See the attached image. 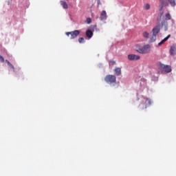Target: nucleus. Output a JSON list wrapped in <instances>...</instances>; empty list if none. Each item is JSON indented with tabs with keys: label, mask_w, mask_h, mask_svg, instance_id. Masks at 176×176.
<instances>
[{
	"label": "nucleus",
	"mask_w": 176,
	"mask_h": 176,
	"mask_svg": "<svg viewBox=\"0 0 176 176\" xmlns=\"http://www.w3.org/2000/svg\"><path fill=\"white\" fill-rule=\"evenodd\" d=\"M79 34H80V31L79 30H74L72 32H67L65 33L67 36H69L70 35V39H75V38H76L79 35Z\"/></svg>",
	"instance_id": "nucleus-4"
},
{
	"label": "nucleus",
	"mask_w": 176,
	"mask_h": 176,
	"mask_svg": "<svg viewBox=\"0 0 176 176\" xmlns=\"http://www.w3.org/2000/svg\"><path fill=\"white\" fill-rule=\"evenodd\" d=\"M140 57L138 55L136 54H129L128 55V60L129 61H135L137 60H140Z\"/></svg>",
	"instance_id": "nucleus-6"
},
{
	"label": "nucleus",
	"mask_w": 176,
	"mask_h": 176,
	"mask_svg": "<svg viewBox=\"0 0 176 176\" xmlns=\"http://www.w3.org/2000/svg\"><path fill=\"white\" fill-rule=\"evenodd\" d=\"M170 56H175L176 54V45H172L170 50Z\"/></svg>",
	"instance_id": "nucleus-9"
},
{
	"label": "nucleus",
	"mask_w": 176,
	"mask_h": 176,
	"mask_svg": "<svg viewBox=\"0 0 176 176\" xmlns=\"http://www.w3.org/2000/svg\"><path fill=\"white\" fill-rule=\"evenodd\" d=\"M107 12L105 10H102L100 14V20H101L102 21L103 20H107Z\"/></svg>",
	"instance_id": "nucleus-8"
},
{
	"label": "nucleus",
	"mask_w": 176,
	"mask_h": 176,
	"mask_svg": "<svg viewBox=\"0 0 176 176\" xmlns=\"http://www.w3.org/2000/svg\"><path fill=\"white\" fill-rule=\"evenodd\" d=\"M60 5L63 6V9H68V4H67V2L65 1H61Z\"/></svg>",
	"instance_id": "nucleus-13"
},
{
	"label": "nucleus",
	"mask_w": 176,
	"mask_h": 176,
	"mask_svg": "<svg viewBox=\"0 0 176 176\" xmlns=\"http://www.w3.org/2000/svg\"><path fill=\"white\" fill-rule=\"evenodd\" d=\"M86 36L90 39L93 36V32L90 30H87Z\"/></svg>",
	"instance_id": "nucleus-12"
},
{
	"label": "nucleus",
	"mask_w": 176,
	"mask_h": 176,
	"mask_svg": "<svg viewBox=\"0 0 176 176\" xmlns=\"http://www.w3.org/2000/svg\"><path fill=\"white\" fill-rule=\"evenodd\" d=\"M136 52L140 54H146V53L151 52V46L149 45H146L144 47L136 50Z\"/></svg>",
	"instance_id": "nucleus-2"
},
{
	"label": "nucleus",
	"mask_w": 176,
	"mask_h": 176,
	"mask_svg": "<svg viewBox=\"0 0 176 176\" xmlns=\"http://www.w3.org/2000/svg\"><path fill=\"white\" fill-rule=\"evenodd\" d=\"M144 9H145V10H149V9H151V6L147 3L144 6Z\"/></svg>",
	"instance_id": "nucleus-18"
},
{
	"label": "nucleus",
	"mask_w": 176,
	"mask_h": 176,
	"mask_svg": "<svg viewBox=\"0 0 176 176\" xmlns=\"http://www.w3.org/2000/svg\"><path fill=\"white\" fill-rule=\"evenodd\" d=\"M163 27H165V31H167V27H168V23L166 21H162L161 24L155 26L153 30V36L151 38L150 42H155L156 41V36L157 34L160 32V28H163Z\"/></svg>",
	"instance_id": "nucleus-1"
},
{
	"label": "nucleus",
	"mask_w": 176,
	"mask_h": 176,
	"mask_svg": "<svg viewBox=\"0 0 176 176\" xmlns=\"http://www.w3.org/2000/svg\"><path fill=\"white\" fill-rule=\"evenodd\" d=\"M142 104H143V105H144V109H146V108H148V105H151V104H152V102H151V99H149L148 98H143Z\"/></svg>",
	"instance_id": "nucleus-5"
},
{
	"label": "nucleus",
	"mask_w": 176,
	"mask_h": 176,
	"mask_svg": "<svg viewBox=\"0 0 176 176\" xmlns=\"http://www.w3.org/2000/svg\"><path fill=\"white\" fill-rule=\"evenodd\" d=\"M8 67H10L12 69H13V72H14V66H13L12 63H10V65Z\"/></svg>",
	"instance_id": "nucleus-21"
},
{
	"label": "nucleus",
	"mask_w": 176,
	"mask_h": 176,
	"mask_svg": "<svg viewBox=\"0 0 176 176\" xmlns=\"http://www.w3.org/2000/svg\"><path fill=\"white\" fill-rule=\"evenodd\" d=\"M114 72L116 76H120V75H122V69L120 67H116Z\"/></svg>",
	"instance_id": "nucleus-10"
},
{
	"label": "nucleus",
	"mask_w": 176,
	"mask_h": 176,
	"mask_svg": "<svg viewBox=\"0 0 176 176\" xmlns=\"http://www.w3.org/2000/svg\"><path fill=\"white\" fill-rule=\"evenodd\" d=\"M79 43H85V38L83 37H80L78 38Z\"/></svg>",
	"instance_id": "nucleus-19"
},
{
	"label": "nucleus",
	"mask_w": 176,
	"mask_h": 176,
	"mask_svg": "<svg viewBox=\"0 0 176 176\" xmlns=\"http://www.w3.org/2000/svg\"><path fill=\"white\" fill-rule=\"evenodd\" d=\"M6 63L8 64V66L11 64L10 62H9V60H6Z\"/></svg>",
	"instance_id": "nucleus-24"
},
{
	"label": "nucleus",
	"mask_w": 176,
	"mask_h": 176,
	"mask_svg": "<svg viewBox=\"0 0 176 176\" xmlns=\"http://www.w3.org/2000/svg\"><path fill=\"white\" fill-rule=\"evenodd\" d=\"M100 3H101V1H100V0H98V5H100Z\"/></svg>",
	"instance_id": "nucleus-26"
},
{
	"label": "nucleus",
	"mask_w": 176,
	"mask_h": 176,
	"mask_svg": "<svg viewBox=\"0 0 176 176\" xmlns=\"http://www.w3.org/2000/svg\"><path fill=\"white\" fill-rule=\"evenodd\" d=\"M110 63L112 64V65H115V64H116V62L114 60H111Z\"/></svg>",
	"instance_id": "nucleus-23"
},
{
	"label": "nucleus",
	"mask_w": 176,
	"mask_h": 176,
	"mask_svg": "<svg viewBox=\"0 0 176 176\" xmlns=\"http://www.w3.org/2000/svg\"><path fill=\"white\" fill-rule=\"evenodd\" d=\"M104 80L107 83H116V76L111 74L107 75L105 76Z\"/></svg>",
	"instance_id": "nucleus-3"
},
{
	"label": "nucleus",
	"mask_w": 176,
	"mask_h": 176,
	"mask_svg": "<svg viewBox=\"0 0 176 176\" xmlns=\"http://www.w3.org/2000/svg\"><path fill=\"white\" fill-rule=\"evenodd\" d=\"M171 35L168 34L166 38H164L162 41H161L158 45L159 46H162V45H163V43H164V42H166V41H168V39H170Z\"/></svg>",
	"instance_id": "nucleus-11"
},
{
	"label": "nucleus",
	"mask_w": 176,
	"mask_h": 176,
	"mask_svg": "<svg viewBox=\"0 0 176 176\" xmlns=\"http://www.w3.org/2000/svg\"><path fill=\"white\" fill-rule=\"evenodd\" d=\"M168 20H171V16L170 15V13H167L165 15V21L167 23V21H168Z\"/></svg>",
	"instance_id": "nucleus-15"
},
{
	"label": "nucleus",
	"mask_w": 176,
	"mask_h": 176,
	"mask_svg": "<svg viewBox=\"0 0 176 176\" xmlns=\"http://www.w3.org/2000/svg\"><path fill=\"white\" fill-rule=\"evenodd\" d=\"M160 67L162 68V69H164L165 72H167V74H169V72H171V66L170 65H161Z\"/></svg>",
	"instance_id": "nucleus-7"
},
{
	"label": "nucleus",
	"mask_w": 176,
	"mask_h": 176,
	"mask_svg": "<svg viewBox=\"0 0 176 176\" xmlns=\"http://www.w3.org/2000/svg\"><path fill=\"white\" fill-rule=\"evenodd\" d=\"M87 21L88 23V24H90V23H91V19L90 18L87 19Z\"/></svg>",
	"instance_id": "nucleus-22"
},
{
	"label": "nucleus",
	"mask_w": 176,
	"mask_h": 176,
	"mask_svg": "<svg viewBox=\"0 0 176 176\" xmlns=\"http://www.w3.org/2000/svg\"><path fill=\"white\" fill-rule=\"evenodd\" d=\"M0 61L1 63H5V58H3V56L0 55Z\"/></svg>",
	"instance_id": "nucleus-20"
},
{
	"label": "nucleus",
	"mask_w": 176,
	"mask_h": 176,
	"mask_svg": "<svg viewBox=\"0 0 176 176\" xmlns=\"http://www.w3.org/2000/svg\"><path fill=\"white\" fill-rule=\"evenodd\" d=\"M171 6H175V0H168Z\"/></svg>",
	"instance_id": "nucleus-16"
},
{
	"label": "nucleus",
	"mask_w": 176,
	"mask_h": 176,
	"mask_svg": "<svg viewBox=\"0 0 176 176\" xmlns=\"http://www.w3.org/2000/svg\"><path fill=\"white\" fill-rule=\"evenodd\" d=\"M162 15H160V17H157V20H158V21L162 20Z\"/></svg>",
	"instance_id": "nucleus-25"
},
{
	"label": "nucleus",
	"mask_w": 176,
	"mask_h": 176,
	"mask_svg": "<svg viewBox=\"0 0 176 176\" xmlns=\"http://www.w3.org/2000/svg\"><path fill=\"white\" fill-rule=\"evenodd\" d=\"M160 1L162 3V5L160 6V10H162V9H163L164 6H167L168 4L164 1V0H160Z\"/></svg>",
	"instance_id": "nucleus-14"
},
{
	"label": "nucleus",
	"mask_w": 176,
	"mask_h": 176,
	"mask_svg": "<svg viewBox=\"0 0 176 176\" xmlns=\"http://www.w3.org/2000/svg\"><path fill=\"white\" fill-rule=\"evenodd\" d=\"M143 36L144 38H149V33L148 32H144Z\"/></svg>",
	"instance_id": "nucleus-17"
}]
</instances>
